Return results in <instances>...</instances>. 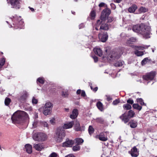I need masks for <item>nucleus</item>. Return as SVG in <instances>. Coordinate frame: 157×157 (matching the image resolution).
I'll return each mask as SVG.
<instances>
[{
	"mask_svg": "<svg viewBox=\"0 0 157 157\" xmlns=\"http://www.w3.org/2000/svg\"><path fill=\"white\" fill-rule=\"evenodd\" d=\"M132 29L134 32L142 35L145 38L150 37L151 29L149 26L142 23L133 25Z\"/></svg>",
	"mask_w": 157,
	"mask_h": 157,
	"instance_id": "f257e3e1",
	"label": "nucleus"
},
{
	"mask_svg": "<svg viewBox=\"0 0 157 157\" xmlns=\"http://www.w3.org/2000/svg\"><path fill=\"white\" fill-rule=\"evenodd\" d=\"M29 119L28 114L21 110H18L15 112L11 117L13 122L17 124H21L24 122L25 120H28Z\"/></svg>",
	"mask_w": 157,
	"mask_h": 157,
	"instance_id": "f03ea898",
	"label": "nucleus"
},
{
	"mask_svg": "<svg viewBox=\"0 0 157 157\" xmlns=\"http://www.w3.org/2000/svg\"><path fill=\"white\" fill-rule=\"evenodd\" d=\"M111 13L110 10L108 8H105L102 11L100 19L102 22H105L107 19V22L108 23L111 22L114 20L113 17H108Z\"/></svg>",
	"mask_w": 157,
	"mask_h": 157,
	"instance_id": "7ed1b4c3",
	"label": "nucleus"
},
{
	"mask_svg": "<svg viewBox=\"0 0 157 157\" xmlns=\"http://www.w3.org/2000/svg\"><path fill=\"white\" fill-rule=\"evenodd\" d=\"M135 113L132 110H130L128 111V115L125 113H124L120 117V118L125 123H126L129 120L130 118L134 117Z\"/></svg>",
	"mask_w": 157,
	"mask_h": 157,
	"instance_id": "20e7f679",
	"label": "nucleus"
},
{
	"mask_svg": "<svg viewBox=\"0 0 157 157\" xmlns=\"http://www.w3.org/2000/svg\"><path fill=\"white\" fill-rule=\"evenodd\" d=\"M7 3L10 4L11 7L16 9H19L21 6V0H7Z\"/></svg>",
	"mask_w": 157,
	"mask_h": 157,
	"instance_id": "39448f33",
	"label": "nucleus"
},
{
	"mask_svg": "<svg viewBox=\"0 0 157 157\" xmlns=\"http://www.w3.org/2000/svg\"><path fill=\"white\" fill-rule=\"evenodd\" d=\"M75 144L76 145L73 147V150L75 151H79L80 147L79 145L82 143L84 141L81 138H76L75 140Z\"/></svg>",
	"mask_w": 157,
	"mask_h": 157,
	"instance_id": "423d86ee",
	"label": "nucleus"
},
{
	"mask_svg": "<svg viewBox=\"0 0 157 157\" xmlns=\"http://www.w3.org/2000/svg\"><path fill=\"white\" fill-rule=\"evenodd\" d=\"M108 36L107 32H101L98 34L99 40L102 42H105L107 40Z\"/></svg>",
	"mask_w": 157,
	"mask_h": 157,
	"instance_id": "0eeeda50",
	"label": "nucleus"
},
{
	"mask_svg": "<svg viewBox=\"0 0 157 157\" xmlns=\"http://www.w3.org/2000/svg\"><path fill=\"white\" fill-rule=\"evenodd\" d=\"M155 75V72H151L145 75H143V78L144 79L146 80H152L154 78Z\"/></svg>",
	"mask_w": 157,
	"mask_h": 157,
	"instance_id": "6e6552de",
	"label": "nucleus"
},
{
	"mask_svg": "<svg viewBox=\"0 0 157 157\" xmlns=\"http://www.w3.org/2000/svg\"><path fill=\"white\" fill-rule=\"evenodd\" d=\"M47 136L44 133L42 132H37L34 130L33 132V137H46Z\"/></svg>",
	"mask_w": 157,
	"mask_h": 157,
	"instance_id": "1a4fd4ad",
	"label": "nucleus"
},
{
	"mask_svg": "<svg viewBox=\"0 0 157 157\" xmlns=\"http://www.w3.org/2000/svg\"><path fill=\"white\" fill-rule=\"evenodd\" d=\"M75 142L74 141L67 139L66 141L63 143V146L67 147H71L74 144Z\"/></svg>",
	"mask_w": 157,
	"mask_h": 157,
	"instance_id": "9d476101",
	"label": "nucleus"
},
{
	"mask_svg": "<svg viewBox=\"0 0 157 157\" xmlns=\"http://www.w3.org/2000/svg\"><path fill=\"white\" fill-rule=\"evenodd\" d=\"M129 153L131 154L132 156L134 157H137L139 155L137 149L135 146L132 149L131 151H129Z\"/></svg>",
	"mask_w": 157,
	"mask_h": 157,
	"instance_id": "9b49d317",
	"label": "nucleus"
},
{
	"mask_svg": "<svg viewBox=\"0 0 157 157\" xmlns=\"http://www.w3.org/2000/svg\"><path fill=\"white\" fill-rule=\"evenodd\" d=\"M74 128L75 131H82L85 129V127L84 126L80 127L79 122L78 121H76L74 126Z\"/></svg>",
	"mask_w": 157,
	"mask_h": 157,
	"instance_id": "f8f14e48",
	"label": "nucleus"
},
{
	"mask_svg": "<svg viewBox=\"0 0 157 157\" xmlns=\"http://www.w3.org/2000/svg\"><path fill=\"white\" fill-rule=\"evenodd\" d=\"M65 132L63 130L59 128L57 129L56 132V135L58 137H63L65 136Z\"/></svg>",
	"mask_w": 157,
	"mask_h": 157,
	"instance_id": "ddd939ff",
	"label": "nucleus"
},
{
	"mask_svg": "<svg viewBox=\"0 0 157 157\" xmlns=\"http://www.w3.org/2000/svg\"><path fill=\"white\" fill-rule=\"evenodd\" d=\"M103 22L101 23L99 30H103L105 31L108 30L109 28V25L106 23H104Z\"/></svg>",
	"mask_w": 157,
	"mask_h": 157,
	"instance_id": "4468645a",
	"label": "nucleus"
},
{
	"mask_svg": "<svg viewBox=\"0 0 157 157\" xmlns=\"http://www.w3.org/2000/svg\"><path fill=\"white\" fill-rule=\"evenodd\" d=\"M78 111L77 109H74L72 112V114L70 115V117L72 119L76 118L78 115Z\"/></svg>",
	"mask_w": 157,
	"mask_h": 157,
	"instance_id": "2eb2a0df",
	"label": "nucleus"
},
{
	"mask_svg": "<svg viewBox=\"0 0 157 157\" xmlns=\"http://www.w3.org/2000/svg\"><path fill=\"white\" fill-rule=\"evenodd\" d=\"M24 150L28 153L30 154L32 152V146L29 144H26L25 145V148Z\"/></svg>",
	"mask_w": 157,
	"mask_h": 157,
	"instance_id": "dca6fc26",
	"label": "nucleus"
},
{
	"mask_svg": "<svg viewBox=\"0 0 157 157\" xmlns=\"http://www.w3.org/2000/svg\"><path fill=\"white\" fill-rule=\"evenodd\" d=\"M74 124L73 121H71L65 124L63 126V128L65 129H67L71 128Z\"/></svg>",
	"mask_w": 157,
	"mask_h": 157,
	"instance_id": "f3484780",
	"label": "nucleus"
},
{
	"mask_svg": "<svg viewBox=\"0 0 157 157\" xmlns=\"http://www.w3.org/2000/svg\"><path fill=\"white\" fill-rule=\"evenodd\" d=\"M28 96V94L27 92L25 91H24L22 93L21 95L19 98V99L21 101H22L25 100L27 98Z\"/></svg>",
	"mask_w": 157,
	"mask_h": 157,
	"instance_id": "a211bd4d",
	"label": "nucleus"
},
{
	"mask_svg": "<svg viewBox=\"0 0 157 157\" xmlns=\"http://www.w3.org/2000/svg\"><path fill=\"white\" fill-rule=\"evenodd\" d=\"M108 57H110L111 59H115L119 58V56L115 52H111L108 56Z\"/></svg>",
	"mask_w": 157,
	"mask_h": 157,
	"instance_id": "6ab92c4d",
	"label": "nucleus"
},
{
	"mask_svg": "<svg viewBox=\"0 0 157 157\" xmlns=\"http://www.w3.org/2000/svg\"><path fill=\"white\" fill-rule=\"evenodd\" d=\"M94 51L95 54L98 55L99 56H101L102 55V52L100 48H95L94 49Z\"/></svg>",
	"mask_w": 157,
	"mask_h": 157,
	"instance_id": "aec40b11",
	"label": "nucleus"
},
{
	"mask_svg": "<svg viewBox=\"0 0 157 157\" xmlns=\"http://www.w3.org/2000/svg\"><path fill=\"white\" fill-rule=\"evenodd\" d=\"M34 148L36 150L40 151L43 148V147L41 144H34L33 145Z\"/></svg>",
	"mask_w": 157,
	"mask_h": 157,
	"instance_id": "412c9836",
	"label": "nucleus"
},
{
	"mask_svg": "<svg viewBox=\"0 0 157 157\" xmlns=\"http://www.w3.org/2000/svg\"><path fill=\"white\" fill-rule=\"evenodd\" d=\"M130 127L132 128H136L137 125V121H134L133 120H132L129 122Z\"/></svg>",
	"mask_w": 157,
	"mask_h": 157,
	"instance_id": "4be33fe9",
	"label": "nucleus"
},
{
	"mask_svg": "<svg viewBox=\"0 0 157 157\" xmlns=\"http://www.w3.org/2000/svg\"><path fill=\"white\" fill-rule=\"evenodd\" d=\"M136 38L132 37L129 38L127 40V44L128 45H129L131 44H133V43L136 42Z\"/></svg>",
	"mask_w": 157,
	"mask_h": 157,
	"instance_id": "5701e85b",
	"label": "nucleus"
},
{
	"mask_svg": "<svg viewBox=\"0 0 157 157\" xmlns=\"http://www.w3.org/2000/svg\"><path fill=\"white\" fill-rule=\"evenodd\" d=\"M137 8V6L135 4H133L128 8V11L130 13H134Z\"/></svg>",
	"mask_w": 157,
	"mask_h": 157,
	"instance_id": "b1692460",
	"label": "nucleus"
},
{
	"mask_svg": "<svg viewBox=\"0 0 157 157\" xmlns=\"http://www.w3.org/2000/svg\"><path fill=\"white\" fill-rule=\"evenodd\" d=\"M149 46H147L145 45H139L135 46L136 48L140 50H143L144 49L147 48Z\"/></svg>",
	"mask_w": 157,
	"mask_h": 157,
	"instance_id": "393cba45",
	"label": "nucleus"
},
{
	"mask_svg": "<svg viewBox=\"0 0 157 157\" xmlns=\"http://www.w3.org/2000/svg\"><path fill=\"white\" fill-rule=\"evenodd\" d=\"M51 110V109L44 107L43 110V113L44 115H47L50 113Z\"/></svg>",
	"mask_w": 157,
	"mask_h": 157,
	"instance_id": "a878e982",
	"label": "nucleus"
},
{
	"mask_svg": "<svg viewBox=\"0 0 157 157\" xmlns=\"http://www.w3.org/2000/svg\"><path fill=\"white\" fill-rule=\"evenodd\" d=\"M97 106L98 108L101 111H102L103 110L102 104L100 101L98 102L97 103Z\"/></svg>",
	"mask_w": 157,
	"mask_h": 157,
	"instance_id": "bb28decb",
	"label": "nucleus"
},
{
	"mask_svg": "<svg viewBox=\"0 0 157 157\" xmlns=\"http://www.w3.org/2000/svg\"><path fill=\"white\" fill-rule=\"evenodd\" d=\"M53 106V105L50 102H47L45 104L44 107L52 109Z\"/></svg>",
	"mask_w": 157,
	"mask_h": 157,
	"instance_id": "cd10ccee",
	"label": "nucleus"
},
{
	"mask_svg": "<svg viewBox=\"0 0 157 157\" xmlns=\"http://www.w3.org/2000/svg\"><path fill=\"white\" fill-rule=\"evenodd\" d=\"M123 107L124 109L128 110L130 109L132 106L126 103L123 105Z\"/></svg>",
	"mask_w": 157,
	"mask_h": 157,
	"instance_id": "c85d7f7f",
	"label": "nucleus"
},
{
	"mask_svg": "<svg viewBox=\"0 0 157 157\" xmlns=\"http://www.w3.org/2000/svg\"><path fill=\"white\" fill-rule=\"evenodd\" d=\"M148 9L144 7H141L139 9V11L140 13H145L147 12Z\"/></svg>",
	"mask_w": 157,
	"mask_h": 157,
	"instance_id": "c756f323",
	"label": "nucleus"
},
{
	"mask_svg": "<svg viewBox=\"0 0 157 157\" xmlns=\"http://www.w3.org/2000/svg\"><path fill=\"white\" fill-rule=\"evenodd\" d=\"M132 107L134 109H136L139 110H140L142 107L141 106L139 105L138 104H134L133 105Z\"/></svg>",
	"mask_w": 157,
	"mask_h": 157,
	"instance_id": "7c9ffc66",
	"label": "nucleus"
},
{
	"mask_svg": "<svg viewBox=\"0 0 157 157\" xmlns=\"http://www.w3.org/2000/svg\"><path fill=\"white\" fill-rule=\"evenodd\" d=\"M109 133L107 132H103L100 133L99 137H106L107 136V134Z\"/></svg>",
	"mask_w": 157,
	"mask_h": 157,
	"instance_id": "2f4dec72",
	"label": "nucleus"
},
{
	"mask_svg": "<svg viewBox=\"0 0 157 157\" xmlns=\"http://www.w3.org/2000/svg\"><path fill=\"white\" fill-rule=\"evenodd\" d=\"M134 53L137 56H141L144 54L143 52L139 51L137 50L135 51Z\"/></svg>",
	"mask_w": 157,
	"mask_h": 157,
	"instance_id": "473e14b6",
	"label": "nucleus"
},
{
	"mask_svg": "<svg viewBox=\"0 0 157 157\" xmlns=\"http://www.w3.org/2000/svg\"><path fill=\"white\" fill-rule=\"evenodd\" d=\"M89 133L90 135H91L93 133L94 131V129L93 127L90 125L89 126L88 128Z\"/></svg>",
	"mask_w": 157,
	"mask_h": 157,
	"instance_id": "72a5a7b5",
	"label": "nucleus"
},
{
	"mask_svg": "<svg viewBox=\"0 0 157 157\" xmlns=\"http://www.w3.org/2000/svg\"><path fill=\"white\" fill-rule=\"evenodd\" d=\"M39 82L40 83L43 84L44 83V80L43 78L40 77L37 79V82Z\"/></svg>",
	"mask_w": 157,
	"mask_h": 157,
	"instance_id": "f704fd0d",
	"label": "nucleus"
},
{
	"mask_svg": "<svg viewBox=\"0 0 157 157\" xmlns=\"http://www.w3.org/2000/svg\"><path fill=\"white\" fill-rule=\"evenodd\" d=\"M11 100L9 98H6L5 100V104L6 105L8 106L11 102Z\"/></svg>",
	"mask_w": 157,
	"mask_h": 157,
	"instance_id": "c9c22d12",
	"label": "nucleus"
},
{
	"mask_svg": "<svg viewBox=\"0 0 157 157\" xmlns=\"http://www.w3.org/2000/svg\"><path fill=\"white\" fill-rule=\"evenodd\" d=\"M123 62L121 61H119L115 63L114 65L116 67H120L122 66Z\"/></svg>",
	"mask_w": 157,
	"mask_h": 157,
	"instance_id": "e433bc0d",
	"label": "nucleus"
},
{
	"mask_svg": "<svg viewBox=\"0 0 157 157\" xmlns=\"http://www.w3.org/2000/svg\"><path fill=\"white\" fill-rule=\"evenodd\" d=\"M137 102L139 103L141 105H146V104L144 102L142 98H139L137 99Z\"/></svg>",
	"mask_w": 157,
	"mask_h": 157,
	"instance_id": "4c0bfd02",
	"label": "nucleus"
},
{
	"mask_svg": "<svg viewBox=\"0 0 157 157\" xmlns=\"http://www.w3.org/2000/svg\"><path fill=\"white\" fill-rule=\"evenodd\" d=\"M90 16L91 19H94L95 17L96 14L94 11H92L90 13Z\"/></svg>",
	"mask_w": 157,
	"mask_h": 157,
	"instance_id": "58836bf2",
	"label": "nucleus"
},
{
	"mask_svg": "<svg viewBox=\"0 0 157 157\" xmlns=\"http://www.w3.org/2000/svg\"><path fill=\"white\" fill-rule=\"evenodd\" d=\"M5 63V59L4 58H2L1 59L0 62V68L4 65Z\"/></svg>",
	"mask_w": 157,
	"mask_h": 157,
	"instance_id": "ea45409f",
	"label": "nucleus"
},
{
	"mask_svg": "<svg viewBox=\"0 0 157 157\" xmlns=\"http://www.w3.org/2000/svg\"><path fill=\"white\" fill-rule=\"evenodd\" d=\"M102 22V21H101L100 20H98L97 21L96 23V27L95 28V29L97 30H98V27L99 26V25H100L101 23Z\"/></svg>",
	"mask_w": 157,
	"mask_h": 157,
	"instance_id": "a19ab883",
	"label": "nucleus"
},
{
	"mask_svg": "<svg viewBox=\"0 0 157 157\" xmlns=\"http://www.w3.org/2000/svg\"><path fill=\"white\" fill-rule=\"evenodd\" d=\"M34 140L38 141H43L46 140V138H33Z\"/></svg>",
	"mask_w": 157,
	"mask_h": 157,
	"instance_id": "79ce46f5",
	"label": "nucleus"
},
{
	"mask_svg": "<svg viewBox=\"0 0 157 157\" xmlns=\"http://www.w3.org/2000/svg\"><path fill=\"white\" fill-rule=\"evenodd\" d=\"M68 94L67 91H63L62 92V95L63 97L66 98L67 97Z\"/></svg>",
	"mask_w": 157,
	"mask_h": 157,
	"instance_id": "37998d69",
	"label": "nucleus"
},
{
	"mask_svg": "<svg viewBox=\"0 0 157 157\" xmlns=\"http://www.w3.org/2000/svg\"><path fill=\"white\" fill-rule=\"evenodd\" d=\"M97 122L99 123H102L104 122V120L101 118H98L96 119Z\"/></svg>",
	"mask_w": 157,
	"mask_h": 157,
	"instance_id": "c03bdc74",
	"label": "nucleus"
},
{
	"mask_svg": "<svg viewBox=\"0 0 157 157\" xmlns=\"http://www.w3.org/2000/svg\"><path fill=\"white\" fill-rule=\"evenodd\" d=\"M148 60V58H144L142 61L141 64L143 65L145 64L147 62V61Z\"/></svg>",
	"mask_w": 157,
	"mask_h": 157,
	"instance_id": "a18cd8bd",
	"label": "nucleus"
},
{
	"mask_svg": "<svg viewBox=\"0 0 157 157\" xmlns=\"http://www.w3.org/2000/svg\"><path fill=\"white\" fill-rule=\"evenodd\" d=\"M32 103L33 104H36L38 102V100L37 99H36L35 97H33L32 98Z\"/></svg>",
	"mask_w": 157,
	"mask_h": 157,
	"instance_id": "49530a36",
	"label": "nucleus"
},
{
	"mask_svg": "<svg viewBox=\"0 0 157 157\" xmlns=\"http://www.w3.org/2000/svg\"><path fill=\"white\" fill-rule=\"evenodd\" d=\"M127 104H128L130 105V104L132 105L134 103L132 99H130V98L127 100Z\"/></svg>",
	"mask_w": 157,
	"mask_h": 157,
	"instance_id": "de8ad7c7",
	"label": "nucleus"
},
{
	"mask_svg": "<svg viewBox=\"0 0 157 157\" xmlns=\"http://www.w3.org/2000/svg\"><path fill=\"white\" fill-rule=\"evenodd\" d=\"M120 101L119 99H116L113 101V104L114 105H116Z\"/></svg>",
	"mask_w": 157,
	"mask_h": 157,
	"instance_id": "09e8293b",
	"label": "nucleus"
},
{
	"mask_svg": "<svg viewBox=\"0 0 157 157\" xmlns=\"http://www.w3.org/2000/svg\"><path fill=\"white\" fill-rule=\"evenodd\" d=\"M57 155V154L55 152H53L50 154L49 157H56Z\"/></svg>",
	"mask_w": 157,
	"mask_h": 157,
	"instance_id": "8fccbe9b",
	"label": "nucleus"
},
{
	"mask_svg": "<svg viewBox=\"0 0 157 157\" xmlns=\"http://www.w3.org/2000/svg\"><path fill=\"white\" fill-rule=\"evenodd\" d=\"M41 124L44 127H48V124L46 122H41Z\"/></svg>",
	"mask_w": 157,
	"mask_h": 157,
	"instance_id": "3c124183",
	"label": "nucleus"
},
{
	"mask_svg": "<svg viewBox=\"0 0 157 157\" xmlns=\"http://www.w3.org/2000/svg\"><path fill=\"white\" fill-rule=\"evenodd\" d=\"M38 124V121H35L33 123V126L34 128H35L37 127Z\"/></svg>",
	"mask_w": 157,
	"mask_h": 157,
	"instance_id": "603ef678",
	"label": "nucleus"
},
{
	"mask_svg": "<svg viewBox=\"0 0 157 157\" xmlns=\"http://www.w3.org/2000/svg\"><path fill=\"white\" fill-rule=\"evenodd\" d=\"M81 96L83 97H85L86 96L85 92L84 90H82L81 93Z\"/></svg>",
	"mask_w": 157,
	"mask_h": 157,
	"instance_id": "864d4df0",
	"label": "nucleus"
},
{
	"mask_svg": "<svg viewBox=\"0 0 157 157\" xmlns=\"http://www.w3.org/2000/svg\"><path fill=\"white\" fill-rule=\"evenodd\" d=\"M106 97H107V99L108 101H109L112 100V98L109 95H106Z\"/></svg>",
	"mask_w": 157,
	"mask_h": 157,
	"instance_id": "5fc2aeb1",
	"label": "nucleus"
},
{
	"mask_svg": "<svg viewBox=\"0 0 157 157\" xmlns=\"http://www.w3.org/2000/svg\"><path fill=\"white\" fill-rule=\"evenodd\" d=\"M93 59L94 60V61L95 62H96L98 61V58L96 56H92Z\"/></svg>",
	"mask_w": 157,
	"mask_h": 157,
	"instance_id": "6e6d98bb",
	"label": "nucleus"
},
{
	"mask_svg": "<svg viewBox=\"0 0 157 157\" xmlns=\"http://www.w3.org/2000/svg\"><path fill=\"white\" fill-rule=\"evenodd\" d=\"M100 140L105 141L107 140V138H98Z\"/></svg>",
	"mask_w": 157,
	"mask_h": 157,
	"instance_id": "4d7b16f0",
	"label": "nucleus"
},
{
	"mask_svg": "<svg viewBox=\"0 0 157 157\" xmlns=\"http://www.w3.org/2000/svg\"><path fill=\"white\" fill-rule=\"evenodd\" d=\"M105 3L104 2H101L99 5V6L100 7H103L104 6Z\"/></svg>",
	"mask_w": 157,
	"mask_h": 157,
	"instance_id": "13d9d810",
	"label": "nucleus"
},
{
	"mask_svg": "<svg viewBox=\"0 0 157 157\" xmlns=\"http://www.w3.org/2000/svg\"><path fill=\"white\" fill-rule=\"evenodd\" d=\"M84 27V24H83V23L79 25V29L83 28Z\"/></svg>",
	"mask_w": 157,
	"mask_h": 157,
	"instance_id": "bf43d9fd",
	"label": "nucleus"
},
{
	"mask_svg": "<svg viewBox=\"0 0 157 157\" xmlns=\"http://www.w3.org/2000/svg\"><path fill=\"white\" fill-rule=\"evenodd\" d=\"M65 157H75V156L73 154H71L65 156Z\"/></svg>",
	"mask_w": 157,
	"mask_h": 157,
	"instance_id": "052dcab7",
	"label": "nucleus"
},
{
	"mask_svg": "<svg viewBox=\"0 0 157 157\" xmlns=\"http://www.w3.org/2000/svg\"><path fill=\"white\" fill-rule=\"evenodd\" d=\"M81 90L80 89L77 90L76 92V93L77 94H80L81 92Z\"/></svg>",
	"mask_w": 157,
	"mask_h": 157,
	"instance_id": "680f3d73",
	"label": "nucleus"
},
{
	"mask_svg": "<svg viewBox=\"0 0 157 157\" xmlns=\"http://www.w3.org/2000/svg\"><path fill=\"white\" fill-rule=\"evenodd\" d=\"M122 0H114L115 2L117 3H120Z\"/></svg>",
	"mask_w": 157,
	"mask_h": 157,
	"instance_id": "e2e57ef3",
	"label": "nucleus"
},
{
	"mask_svg": "<svg viewBox=\"0 0 157 157\" xmlns=\"http://www.w3.org/2000/svg\"><path fill=\"white\" fill-rule=\"evenodd\" d=\"M98 90V87H96L93 89V91L94 92H96V91H97Z\"/></svg>",
	"mask_w": 157,
	"mask_h": 157,
	"instance_id": "0e129e2a",
	"label": "nucleus"
},
{
	"mask_svg": "<svg viewBox=\"0 0 157 157\" xmlns=\"http://www.w3.org/2000/svg\"><path fill=\"white\" fill-rule=\"evenodd\" d=\"M29 7L32 11V12L34 11V10L33 8L30 7Z\"/></svg>",
	"mask_w": 157,
	"mask_h": 157,
	"instance_id": "69168bd1",
	"label": "nucleus"
},
{
	"mask_svg": "<svg viewBox=\"0 0 157 157\" xmlns=\"http://www.w3.org/2000/svg\"><path fill=\"white\" fill-rule=\"evenodd\" d=\"M54 120H50V122L52 124H53V123L54 122Z\"/></svg>",
	"mask_w": 157,
	"mask_h": 157,
	"instance_id": "338daca9",
	"label": "nucleus"
},
{
	"mask_svg": "<svg viewBox=\"0 0 157 157\" xmlns=\"http://www.w3.org/2000/svg\"><path fill=\"white\" fill-rule=\"evenodd\" d=\"M64 109H65V110L67 112H68L69 111V109L68 108H65Z\"/></svg>",
	"mask_w": 157,
	"mask_h": 157,
	"instance_id": "774afa93",
	"label": "nucleus"
}]
</instances>
